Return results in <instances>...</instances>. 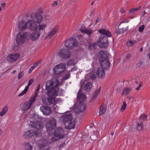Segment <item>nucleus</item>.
I'll return each instance as SVG.
<instances>
[{"instance_id": "f257e3e1", "label": "nucleus", "mask_w": 150, "mask_h": 150, "mask_svg": "<svg viewBox=\"0 0 150 150\" xmlns=\"http://www.w3.org/2000/svg\"><path fill=\"white\" fill-rule=\"evenodd\" d=\"M59 83V80L57 78H53L47 81L46 83V89L48 90L47 94L49 96L56 97L59 93V90L57 92L56 88Z\"/></svg>"}, {"instance_id": "f03ea898", "label": "nucleus", "mask_w": 150, "mask_h": 150, "mask_svg": "<svg viewBox=\"0 0 150 150\" xmlns=\"http://www.w3.org/2000/svg\"><path fill=\"white\" fill-rule=\"evenodd\" d=\"M36 24L27 17L24 19L19 21L17 23V27L21 31H24L28 28L31 31H34Z\"/></svg>"}, {"instance_id": "7ed1b4c3", "label": "nucleus", "mask_w": 150, "mask_h": 150, "mask_svg": "<svg viewBox=\"0 0 150 150\" xmlns=\"http://www.w3.org/2000/svg\"><path fill=\"white\" fill-rule=\"evenodd\" d=\"M98 32L103 36L99 38L98 42L99 47L102 48H106L108 45V37H110L111 35L110 32L104 29H100L98 30Z\"/></svg>"}, {"instance_id": "20e7f679", "label": "nucleus", "mask_w": 150, "mask_h": 150, "mask_svg": "<svg viewBox=\"0 0 150 150\" xmlns=\"http://www.w3.org/2000/svg\"><path fill=\"white\" fill-rule=\"evenodd\" d=\"M60 120L65 121V127L67 129H70L74 127L75 123L74 122L72 121V115L70 114L62 115L60 117Z\"/></svg>"}, {"instance_id": "39448f33", "label": "nucleus", "mask_w": 150, "mask_h": 150, "mask_svg": "<svg viewBox=\"0 0 150 150\" xmlns=\"http://www.w3.org/2000/svg\"><path fill=\"white\" fill-rule=\"evenodd\" d=\"M30 20L31 21L36 24L34 30V31L36 30L38 28L37 24L40 23L42 21L43 17L40 14L36 13H32L30 16H28Z\"/></svg>"}, {"instance_id": "423d86ee", "label": "nucleus", "mask_w": 150, "mask_h": 150, "mask_svg": "<svg viewBox=\"0 0 150 150\" xmlns=\"http://www.w3.org/2000/svg\"><path fill=\"white\" fill-rule=\"evenodd\" d=\"M28 32L24 31H20L18 33L15 39L18 45H22L25 42L28 36Z\"/></svg>"}, {"instance_id": "0eeeda50", "label": "nucleus", "mask_w": 150, "mask_h": 150, "mask_svg": "<svg viewBox=\"0 0 150 150\" xmlns=\"http://www.w3.org/2000/svg\"><path fill=\"white\" fill-rule=\"evenodd\" d=\"M78 44L77 40L74 38L67 40L65 42V46L69 49H71L76 47Z\"/></svg>"}, {"instance_id": "6e6552de", "label": "nucleus", "mask_w": 150, "mask_h": 150, "mask_svg": "<svg viewBox=\"0 0 150 150\" xmlns=\"http://www.w3.org/2000/svg\"><path fill=\"white\" fill-rule=\"evenodd\" d=\"M41 135L40 133L37 131L30 130L25 132L23 134V136L25 138L29 139L34 136H40Z\"/></svg>"}, {"instance_id": "1a4fd4ad", "label": "nucleus", "mask_w": 150, "mask_h": 150, "mask_svg": "<svg viewBox=\"0 0 150 150\" xmlns=\"http://www.w3.org/2000/svg\"><path fill=\"white\" fill-rule=\"evenodd\" d=\"M66 68V64L65 63H62L57 64L53 68V72L56 75H59L63 73Z\"/></svg>"}, {"instance_id": "9d476101", "label": "nucleus", "mask_w": 150, "mask_h": 150, "mask_svg": "<svg viewBox=\"0 0 150 150\" xmlns=\"http://www.w3.org/2000/svg\"><path fill=\"white\" fill-rule=\"evenodd\" d=\"M58 54L63 59H67L71 57V52L67 49H62L59 50Z\"/></svg>"}, {"instance_id": "9b49d317", "label": "nucleus", "mask_w": 150, "mask_h": 150, "mask_svg": "<svg viewBox=\"0 0 150 150\" xmlns=\"http://www.w3.org/2000/svg\"><path fill=\"white\" fill-rule=\"evenodd\" d=\"M37 96V93L35 92L34 94L30 98L29 100L24 103L23 105V110H28L30 108L33 103L35 101Z\"/></svg>"}, {"instance_id": "f8f14e48", "label": "nucleus", "mask_w": 150, "mask_h": 150, "mask_svg": "<svg viewBox=\"0 0 150 150\" xmlns=\"http://www.w3.org/2000/svg\"><path fill=\"white\" fill-rule=\"evenodd\" d=\"M59 28L58 25H56L54 28L48 32V34L45 37V39H48L50 40H53L54 38V35L57 32Z\"/></svg>"}, {"instance_id": "ddd939ff", "label": "nucleus", "mask_w": 150, "mask_h": 150, "mask_svg": "<svg viewBox=\"0 0 150 150\" xmlns=\"http://www.w3.org/2000/svg\"><path fill=\"white\" fill-rule=\"evenodd\" d=\"M20 57V55L19 53H14L9 54L6 59L8 62L12 63L15 62Z\"/></svg>"}, {"instance_id": "4468645a", "label": "nucleus", "mask_w": 150, "mask_h": 150, "mask_svg": "<svg viewBox=\"0 0 150 150\" xmlns=\"http://www.w3.org/2000/svg\"><path fill=\"white\" fill-rule=\"evenodd\" d=\"M56 126V120L53 118L50 119L47 122L46 124V127L47 131H50Z\"/></svg>"}, {"instance_id": "2eb2a0df", "label": "nucleus", "mask_w": 150, "mask_h": 150, "mask_svg": "<svg viewBox=\"0 0 150 150\" xmlns=\"http://www.w3.org/2000/svg\"><path fill=\"white\" fill-rule=\"evenodd\" d=\"M54 135L56 137L61 139L63 138L64 136V133L63 129L60 127L56 128L54 130Z\"/></svg>"}, {"instance_id": "dca6fc26", "label": "nucleus", "mask_w": 150, "mask_h": 150, "mask_svg": "<svg viewBox=\"0 0 150 150\" xmlns=\"http://www.w3.org/2000/svg\"><path fill=\"white\" fill-rule=\"evenodd\" d=\"M49 96V97L47 99L45 97H42V101L43 103L48 105L51 104L54 105H55L57 103L55 99V97Z\"/></svg>"}, {"instance_id": "f3484780", "label": "nucleus", "mask_w": 150, "mask_h": 150, "mask_svg": "<svg viewBox=\"0 0 150 150\" xmlns=\"http://www.w3.org/2000/svg\"><path fill=\"white\" fill-rule=\"evenodd\" d=\"M30 125L31 127L37 129H41L44 127V124L42 122L37 121H31Z\"/></svg>"}, {"instance_id": "a211bd4d", "label": "nucleus", "mask_w": 150, "mask_h": 150, "mask_svg": "<svg viewBox=\"0 0 150 150\" xmlns=\"http://www.w3.org/2000/svg\"><path fill=\"white\" fill-rule=\"evenodd\" d=\"M86 108V105L83 102H79L76 106L75 111L77 113H79L84 111Z\"/></svg>"}, {"instance_id": "6ab92c4d", "label": "nucleus", "mask_w": 150, "mask_h": 150, "mask_svg": "<svg viewBox=\"0 0 150 150\" xmlns=\"http://www.w3.org/2000/svg\"><path fill=\"white\" fill-rule=\"evenodd\" d=\"M40 110L44 115L47 116L52 114V113L50 108L47 106H41L40 108Z\"/></svg>"}, {"instance_id": "aec40b11", "label": "nucleus", "mask_w": 150, "mask_h": 150, "mask_svg": "<svg viewBox=\"0 0 150 150\" xmlns=\"http://www.w3.org/2000/svg\"><path fill=\"white\" fill-rule=\"evenodd\" d=\"M33 32L30 35V38L33 41H35L39 39L40 35L41 32L36 30Z\"/></svg>"}, {"instance_id": "412c9836", "label": "nucleus", "mask_w": 150, "mask_h": 150, "mask_svg": "<svg viewBox=\"0 0 150 150\" xmlns=\"http://www.w3.org/2000/svg\"><path fill=\"white\" fill-rule=\"evenodd\" d=\"M34 80L33 79H30L28 83V85L26 86L24 90L18 95V96H21L26 93L27 91L29 86L33 83Z\"/></svg>"}, {"instance_id": "4be33fe9", "label": "nucleus", "mask_w": 150, "mask_h": 150, "mask_svg": "<svg viewBox=\"0 0 150 150\" xmlns=\"http://www.w3.org/2000/svg\"><path fill=\"white\" fill-rule=\"evenodd\" d=\"M100 64L102 69H108L109 68L110 62L108 59L103 60Z\"/></svg>"}, {"instance_id": "5701e85b", "label": "nucleus", "mask_w": 150, "mask_h": 150, "mask_svg": "<svg viewBox=\"0 0 150 150\" xmlns=\"http://www.w3.org/2000/svg\"><path fill=\"white\" fill-rule=\"evenodd\" d=\"M96 74L99 78H103L105 76L104 71L101 68H99L98 69Z\"/></svg>"}, {"instance_id": "b1692460", "label": "nucleus", "mask_w": 150, "mask_h": 150, "mask_svg": "<svg viewBox=\"0 0 150 150\" xmlns=\"http://www.w3.org/2000/svg\"><path fill=\"white\" fill-rule=\"evenodd\" d=\"M80 30L82 33L86 34L88 35H90L93 33V31L91 29L85 27H81Z\"/></svg>"}, {"instance_id": "393cba45", "label": "nucleus", "mask_w": 150, "mask_h": 150, "mask_svg": "<svg viewBox=\"0 0 150 150\" xmlns=\"http://www.w3.org/2000/svg\"><path fill=\"white\" fill-rule=\"evenodd\" d=\"M38 143L39 145V147L41 149L46 146L47 144V141L46 140H44L43 138H42L38 141Z\"/></svg>"}, {"instance_id": "a878e982", "label": "nucleus", "mask_w": 150, "mask_h": 150, "mask_svg": "<svg viewBox=\"0 0 150 150\" xmlns=\"http://www.w3.org/2000/svg\"><path fill=\"white\" fill-rule=\"evenodd\" d=\"M99 55L100 57L105 59H107L108 57V54L106 51H100L99 53Z\"/></svg>"}, {"instance_id": "bb28decb", "label": "nucleus", "mask_w": 150, "mask_h": 150, "mask_svg": "<svg viewBox=\"0 0 150 150\" xmlns=\"http://www.w3.org/2000/svg\"><path fill=\"white\" fill-rule=\"evenodd\" d=\"M81 89H79L77 94V98L80 101V102H83L85 99V96L84 94H81L79 97V96L80 93Z\"/></svg>"}, {"instance_id": "cd10ccee", "label": "nucleus", "mask_w": 150, "mask_h": 150, "mask_svg": "<svg viewBox=\"0 0 150 150\" xmlns=\"http://www.w3.org/2000/svg\"><path fill=\"white\" fill-rule=\"evenodd\" d=\"M99 133L98 131L94 132L90 136V138L93 140H95L99 136Z\"/></svg>"}, {"instance_id": "c85d7f7f", "label": "nucleus", "mask_w": 150, "mask_h": 150, "mask_svg": "<svg viewBox=\"0 0 150 150\" xmlns=\"http://www.w3.org/2000/svg\"><path fill=\"white\" fill-rule=\"evenodd\" d=\"M38 25V31H40L45 30L47 26V24L46 23H43L42 24H39Z\"/></svg>"}, {"instance_id": "c756f323", "label": "nucleus", "mask_w": 150, "mask_h": 150, "mask_svg": "<svg viewBox=\"0 0 150 150\" xmlns=\"http://www.w3.org/2000/svg\"><path fill=\"white\" fill-rule=\"evenodd\" d=\"M8 108L7 105H6L3 108L2 110L0 112V116L1 117L3 116L7 112Z\"/></svg>"}, {"instance_id": "7c9ffc66", "label": "nucleus", "mask_w": 150, "mask_h": 150, "mask_svg": "<svg viewBox=\"0 0 150 150\" xmlns=\"http://www.w3.org/2000/svg\"><path fill=\"white\" fill-rule=\"evenodd\" d=\"M70 75V73L69 71H65L62 76V80H66L69 78Z\"/></svg>"}, {"instance_id": "2f4dec72", "label": "nucleus", "mask_w": 150, "mask_h": 150, "mask_svg": "<svg viewBox=\"0 0 150 150\" xmlns=\"http://www.w3.org/2000/svg\"><path fill=\"white\" fill-rule=\"evenodd\" d=\"M23 145L25 146V150H32L33 146L29 143L25 142L23 143Z\"/></svg>"}, {"instance_id": "473e14b6", "label": "nucleus", "mask_w": 150, "mask_h": 150, "mask_svg": "<svg viewBox=\"0 0 150 150\" xmlns=\"http://www.w3.org/2000/svg\"><path fill=\"white\" fill-rule=\"evenodd\" d=\"M136 42V41L135 40H128L126 42V45L128 47H129L130 46H132Z\"/></svg>"}, {"instance_id": "72a5a7b5", "label": "nucleus", "mask_w": 150, "mask_h": 150, "mask_svg": "<svg viewBox=\"0 0 150 150\" xmlns=\"http://www.w3.org/2000/svg\"><path fill=\"white\" fill-rule=\"evenodd\" d=\"M131 88H130L125 87L124 88L123 92L122 93V95H127L130 92L131 90Z\"/></svg>"}, {"instance_id": "f704fd0d", "label": "nucleus", "mask_w": 150, "mask_h": 150, "mask_svg": "<svg viewBox=\"0 0 150 150\" xmlns=\"http://www.w3.org/2000/svg\"><path fill=\"white\" fill-rule=\"evenodd\" d=\"M105 111L106 108L105 107L103 106H101L99 110V115H102L105 112Z\"/></svg>"}, {"instance_id": "c9c22d12", "label": "nucleus", "mask_w": 150, "mask_h": 150, "mask_svg": "<svg viewBox=\"0 0 150 150\" xmlns=\"http://www.w3.org/2000/svg\"><path fill=\"white\" fill-rule=\"evenodd\" d=\"M137 127L138 130L140 131L142 130L144 128L143 123L141 122L137 123Z\"/></svg>"}, {"instance_id": "e433bc0d", "label": "nucleus", "mask_w": 150, "mask_h": 150, "mask_svg": "<svg viewBox=\"0 0 150 150\" xmlns=\"http://www.w3.org/2000/svg\"><path fill=\"white\" fill-rule=\"evenodd\" d=\"M127 107V104L125 101L123 102V104L122 105L120 110L121 112H123L125 109Z\"/></svg>"}, {"instance_id": "4c0bfd02", "label": "nucleus", "mask_w": 150, "mask_h": 150, "mask_svg": "<svg viewBox=\"0 0 150 150\" xmlns=\"http://www.w3.org/2000/svg\"><path fill=\"white\" fill-rule=\"evenodd\" d=\"M100 89L101 88L100 87H99L98 88V89L95 91L93 95V98H95L97 97L100 91Z\"/></svg>"}, {"instance_id": "58836bf2", "label": "nucleus", "mask_w": 150, "mask_h": 150, "mask_svg": "<svg viewBox=\"0 0 150 150\" xmlns=\"http://www.w3.org/2000/svg\"><path fill=\"white\" fill-rule=\"evenodd\" d=\"M97 45V43L95 42L93 44H91L88 47V48L90 50H93L95 49Z\"/></svg>"}, {"instance_id": "ea45409f", "label": "nucleus", "mask_w": 150, "mask_h": 150, "mask_svg": "<svg viewBox=\"0 0 150 150\" xmlns=\"http://www.w3.org/2000/svg\"><path fill=\"white\" fill-rule=\"evenodd\" d=\"M140 6H139L138 8H132L129 11V13H134V12L137 11L139 10L140 9Z\"/></svg>"}, {"instance_id": "a19ab883", "label": "nucleus", "mask_w": 150, "mask_h": 150, "mask_svg": "<svg viewBox=\"0 0 150 150\" xmlns=\"http://www.w3.org/2000/svg\"><path fill=\"white\" fill-rule=\"evenodd\" d=\"M92 83L90 82H88L85 85V88L86 89H90L92 87Z\"/></svg>"}, {"instance_id": "79ce46f5", "label": "nucleus", "mask_w": 150, "mask_h": 150, "mask_svg": "<svg viewBox=\"0 0 150 150\" xmlns=\"http://www.w3.org/2000/svg\"><path fill=\"white\" fill-rule=\"evenodd\" d=\"M146 116L144 114L141 115L140 117V120H145L146 119Z\"/></svg>"}, {"instance_id": "37998d69", "label": "nucleus", "mask_w": 150, "mask_h": 150, "mask_svg": "<svg viewBox=\"0 0 150 150\" xmlns=\"http://www.w3.org/2000/svg\"><path fill=\"white\" fill-rule=\"evenodd\" d=\"M145 28V26L144 25H143L140 26L139 28V31L140 33H142L143 32Z\"/></svg>"}, {"instance_id": "c03bdc74", "label": "nucleus", "mask_w": 150, "mask_h": 150, "mask_svg": "<svg viewBox=\"0 0 150 150\" xmlns=\"http://www.w3.org/2000/svg\"><path fill=\"white\" fill-rule=\"evenodd\" d=\"M41 62V61L40 60H39L38 61V62H36L33 65V67H34L35 68H36L37 67H38L39 66V64H40Z\"/></svg>"}, {"instance_id": "a18cd8bd", "label": "nucleus", "mask_w": 150, "mask_h": 150, "mask_svg": "<svg viewBox=\"0 0 150 150\" xmlns=\"http://www.w3.org/2000/svg\"><path fill=\"white\" fill-rule=\"evenodd\" d=\"M24 75V74L23 73V71H21L19 73L18 76V79H20L22 78Z\"/></svg>"}, {"instance_id": "49530a36", "label": "nucleus", "mask_w": 150, "mask_h": 150, "mask_svg": "<svg viewBox=\"0 0 150 150\" xmlns=\"http://www.w3.org/2000/svg\"><path fill=\"white\" fill-rule=\"evenodd\" d=\"M60 139L59 138H58L57 137H56L54 136V137H52L51 139V140L52 142H55L57 141H58Z\"/></svg>"}, {"instance_id": "de8ad7c7", "label": "nucleus", "mask_w": 150, "mask_h": 150, "mask_svg": "<svg viewBox=\"0 0 150 150\" xmlns=\"http://www.w3.org/2000/svg\"><path fill=\"white\" fill-rule=\"evenodd\" d=\"M58 4V2L57 1H54L52 4V7L54 8L56 7Z\"/></svg>"}, {"instance_id": "09e8293b", "label": "nucleus", "mask_w": 150, "mask_h": 150, "mask_svg": "<svg viewBox=\"0 0 150 150\" xmlns=\"http://www.w3.org/2000/svg\"><path fill=\"white\" fill-rule=\"evenodd\" d=\"M128 29V26H127V27L125 28H123L121 29V32L122 33H124L126 31H127Z\"/></svg>"}, {"instance_id": "8fccbe9b", "label": "nucleus", "mask_w": 150, "mask_h": 150, "mask_svg": "<svg viewBox=\"0 0 150 150\" xmlns=\"http://www.w3.org/2000/svg\"><path fill=\"white\" fill-rule=\"evenodd\" d=\"M68 64L69 65H74V62L73 60L70 59L68 61Z\"/></svg>"}, {"instance_id": "3c124183", "label": "nucleus", "mask_w": 150, "mask_h": 150, "mask_svg": "<svg viewBox=\"0 0 150 150\" xmlns=\"http://www.w3.org/2000/svg\"><path fill=\"white\" fill-rule=\"evenodd\" d=\"M130 20V19L129 18H128L127 20H123L120 23V24L121 23H128L129 21Z\"/></svg>"}, {"instance_id": "603ef678", "label": "nucleus", "mask_w": 150, "mask_h": 150, "mask_svg": "<svg viewBox=\"0 0 150 150\" xmlns=\"http://www.w3.org/2000/svg\"><path fill=\"white\" fill-rule=\"evenodd\" d=\"M35 67L33 66H32L29 69L28 72L29 73H30L33 70L35 69Z\"/></svg>"}, {"instance_id": "864d4df0", "label": "nucleus", "mask_w": 150, "mask_h": 150, "mask_svg": "<svg viewBox=\"0 0 150 150\" xmlns=\"http://www.w3.org/2000/svg\"><path fill=\"white\" fill-rule=\"evenodd\" d=\"M120 12L121 13H123L125 12V9L124 8H122L120 9Z\"/></svg>"}, {"instance_id": "5fc2aeb1", "label": "nucleus", "mask_w": 150, "mask_h": 150, "mask_svg": "<svg viewBox=\"0 0 150 150\" xmlns=\"http://www.w3.org/2000/svg\"><path fill=\"white\" fill-rule=\"evenodd\" d=\"M142 86V84L141 83L139 84V85L137 86L136 88V90H138L140 89V88Z\"/></svg>"}, {"instance_id": "6e6d98bb", "label": "nucleus", "mask_w": 150, "mask_h": 150, "mask_svg": "<svg viewBox=\"0 0 150 150\" xmlns=\"http://www.w3.org/2000/svg\"><path fill=\"white\" fill-rule=\"evenodd\" d=\"M100 18H98L96 19V23H97L99 22L100 21Z\"/></svg>"}, {"instance_id": "4d7b16f0", "label": "nucleus", "mask_w": 150, "mask_h": 150, "mask_svg": "<svg viewBox=\"0 0 150 150\" xmlns=\"http://www.w3.org/2000/svg\"><path fill=\"white\" fill-rule=\"evenodd\" d=\"M6 5V4L5 3H3L1 4V6L2 8H4Z\"/></svg>"}, {"instance_id": "13d9d810", "label": "nucleus", "mask_w": 150, "mask_h": 150, "mask_svg": "<svg viewBox=\"0 0 150 150\" xmlns=\"http://www.w3.org/2000/svg\"><path fill=\"white\" fill-rule=\"evenodd\" d=\"M146 12L145 11H144L142 13V16H144L145 14H146Z\"/></svg>"}, {"instance_id": "bf43d9fd", "label": "nucleus", "mask_w": 150, "mask_h": 150, "mask_svg": "<svg viewBox=\"0 0 150 150\" xmlns=\"http://www.w3.org/2000/svg\"><path fill=\"white\" fill-rule=\"evenodd\" d=\"M130 57V55L129 54H127L126 56V57L127 58H129Z\"/></svg>"}, {"instance_id": "052dcab7", "label": "nucleus", "mask_w": 150, "mask_h": 150, "mask_svg": "<svg viewBox=\"0 0 150 150\" xmlns=\"http://www.w3.org/2000/svg\"><path fill=\"white\" fill-rule=\"evenodd\" d=\"M78 38H79V39H80V38H82V35H79L78 36Z\"/></svg>"}, {"instance_id": "680f3d73", "label": "nucleus", "mask_w": 150, "mask_h": 150, "mask_svg": "<svg viewBox=\"0 0 150 150\" xmlns=\"http://www.w3.org/2000/svg\"><path fill=\"white\" fill-rule=\"evenodd\" d=\"M16 72V70H13L12 72V74H14Z\"/></svg>"}, {"instance_id": "e2e57ef3", "label": "nucleus", "mask_w": 150, "mask_h": 150, "mask_svg": "<svg viewBox=\"0 0 150 150\" xmlns=\"http://www.w3.org/2000/svg\"><path fill=\"white\" fill-rule=\"evenodd\" d=\"M47 19H48V16H46V17H45V19H46V20H45V22H46V21H47Z\"/></svg>"}, {"instance_id": "0e129e2a", "label": "nucleus", "mask_w": 150, "mask_h": 150, "mask_svg": "<svg viewBox=\"0 0 150 150\" xmlns=\"http://www.w3.org/2000/svg\"><path fill=\"white\" fill-rule=\"evenodd\" d=\"M143 50V48L142 47L140 49L139 51L140 52H141Z\"/></svg>"}, {"instance_id": "69168bd1", "label": "nucleus", "mask_w": 150, "mask_h": 150, "mask_svg": "<svg viewBox=\"0 0 150 150\" xmlns=\"http://www.w3.org/2000/svg\"><path fill=\"white\" fill-rule=\"evenodd\" d=\"M114 134V132H112L111 133V136H113Z\"/></svg>"}, {"instance_id": "338daca9", "label": "nucleus", "mask_w": 150, "mask_h": 150, "mask_svg": "<svg viewBox=\"0 0 150 150\" xmlns=\"http://www.w3.org/2000/svg\"><path fill=\"white\" fill-rule=\"evenodd\" d=\"M2 133V130L0 129V135H1Z\"/></svg>"}, {"instance_id": "774afa93", "label": "nucleus", "mask_w": 150, "mask_h": 150, "mask_svg": "<svg viewBox=\"0 0 150 150\" xmlns=\"http://www.w3.org/2000/svg\"><path fill=\"white\" fill-rule=\"evenodd\" d=\"M2 9V8L1 7H0V11H1Z\"/></svg>"}]
</instances>
